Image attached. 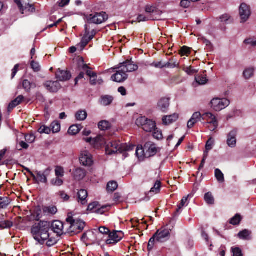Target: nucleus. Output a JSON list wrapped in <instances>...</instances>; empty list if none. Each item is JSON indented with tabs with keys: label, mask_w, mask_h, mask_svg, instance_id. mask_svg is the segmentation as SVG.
<instances>
[{
	"label": "nucleus",
	"mask_w": 256,
	"mask_h": 256,
	"mask_svg": "<svg viewBox=\"0 0 256 256\" xmlns=\"http://www.w3.org/2000/svg\"><path fill=\"white\" fill-rule=\"evenodd\" d=\"M49 229L50 224L48 222L40 221L32 226L31 232L34 238L40 244H43L50 236Z\"/></svg>",
	"instance_id": "obj_1"
},
{
	"label": "nucleus",
	"mask_w": 256,
	"mask_h": 256,
	"mask_svg": "<svg viewBox=\"0 0 256 256\" xmlns=\"http://www.w3.org/2000/svg\"><path fill=\"white\" fill-rule=\"evenodd\" d=\"M135 146L132 144H123L120 141H112L108 144L106 147L107 154H112L119 152H129L134 150Z\"/></svg>",
	"instance_id": "obj_2"
},
{
	"label": "nucleus",
	"mask_w": 256,
	"mask_h": 256,
	"mask_svg": "<svg viewBox=\"0 0 256 256\" xmlns=\"http://www.w3.org/2000/svg\"><path fill=\"white\" fill-rule=\"evenodd\" d=\"M170 236V230L162 228L156 231L154 236L150 238L148 249V251H150L154 248L155 241L160 242H163L166 241Z\"/></svg>",
	"instance_id": "obj_3"
},
{
	"label": "nucleus",
	"mask_w": 256,
	"mask_h": 256,
	"mask_svg": "<svg viewBox=\"0 0 256 256\" xmlns=\"http://www.w3.org/2000/svg\"><path fill=\"white\" fill-rule=\"evenodd\" d=\"M66 222L70 224V232L74 234L79 233L86 226L85 222L83 220L73 216H68L66 218Z\"/></svg>",
	"instance_id": "obj_4"
},
{
	"label": "nucleus",
	"mask_w": 256,
	"mask_h": 256,
	"mask_svg": "<svg viewBox=\"0 0 256 256\" xmlns=\"http://www.w3.org/2000/svg\"><path fill=\"white\" fill-rule=\"evenodd\" d=\"M136 124L144 131L148 132H152L156 127L155 121L149 119L145 116L138 118L136 120Z\"/></svg>",
	"instance_id": "obj_5"
},
{
	"label": "nucleus",
	"mask_w": 256,
	"mask_h": 256,
	"mask_svg": "<svg viewBox=\"0 0 256 256\" xmlns=\"http://www.w3.org/2000/svg\"><path fill=\"white\" fill-rule=\"evenodd\" d=\"M212 108L216 111H220L226 108L230 104L226 98H214L211 100Z\"/></svg>",
	"instance_id": "obj_6"
},
{
	"label": "nucleus",
	"mask_w": 256,
	"mask_h": 256,
	"mask_svg": "<svg viewBox=\"0 0 256 256\" xmlns=\"http://www.w3.org/2000/svg\"><path fill=\"white\" fill-rule=\"evenodd\" d=\"M108 18V14L105 12H102L89 15L87 20L89 23L100 24L106 20Z\"/></svg>",
	"instance_id": "obj_7"
},
{
	"label": "nucleus",
	"mask_w": 256,
	"mask_h": 256,
	"mask_svg": "<svg viewBox=\"0 0 256 256\" xmlns=\"http://www.w3.org/2000/svg\"><path fill=\"white\" fill-rule=\"evenodd\" d=\"M202 120L206 122L204 124H210L212 126L210 128L212 131H214L218 126V122L216 116L212 112H207L203 114Z\"/></svg>",
	"instance_id": "obj_8"
},
{
	"label": "nucleus",
	"mask_w": 256,
	"mask_h": 256,
	"mask_svg": "<svg viewBox=\"0 0 256 256\" xmlns=\"http://www.w3.org/2000/svg\"><path fill=\"white\" fill-rule=\"evenodd\" d=\"M80 164L85 166H90L94 164L93 157L88 150L82 151L79 157Z\"/></svg>",
	"instance_id": "obj_9"
},
{
	"label": "nucleus",
	"mask_w": 256,
	"mask_h": 256,
	"mask_svg": "<svg viewBox=\"0 0 256 256\" xmlns=\"http://www.w3.org/2000/svg\"><path fill=\"white\" fill-rule=\"evenodd\" d=\"M124 236V234L122 231L114 230L110 232L108 238L106 240L107 244H116L119 242Z\"/></svg>",
	"instance_id": "obj_10"
},
{
	"label": "nucleus",
	"mask_w": 256,
	"mask_h": 256,
	"mask_svg": "<svg viewBox=\"0 0 256 256\" xmlns=\"http://www.w3.org/2000/svg\"><path fill=\"white\" fill-rule=\"evenodd\" d=\"M15 2L22 14H24V12L26 13L27 12L32 13L35 11L34 6L32 4H30L28 2V0H22V2L19 0H16Z\"/></svg>",
	"instance_id": "obj_11"
},
{
	"label": "nucleus",
	"mask_w": 256,
	"mask_h": 256,
	"mask_svg": "<svg viewBox=\"0 0 256 256\" xmlns=\"http://www.w3.org/2000/svg\"><path fill=\"white\" fill-rule=\"evenodd\" d=\"M239 13L241 22H244L249 18L251 12L250 6L246 4H242L240 6Z\"/></svg>",
	"instance_id": "obj_12"
},
{
	"label": "nucleus",
	"mask_w": 256,
	"mask_h": 256,
	"mask_svg": "<svg viewBox=\"0 0 256 256\" xmlns=\"http://www.w3.org/2000/svg\"><path fill=\"white\" fill-rule=\"evenodd\" d=\"M85 34L80 44L82 49L88 44L96 34V32L94 30H92L90 33L86 26H85Z\"/></svg>",
	"instance_id": "obj_13"
},
{
	"label": "nucleus",
	"mask_w": 256,
	"mask_h": 256,
	"mask_svg": "<svg viewBox=\"0 0 256 256\" xmlns=\"http://www.w3.org/2000/svg\"><path fill=\"white\" fill-rule=\"evenodd\" d=\"M118 68H121L126 74V72L136 71L138 70V66L131 60H126L120 64Z\"/></svg>",
	"instance_id": "obj_14"
},
{
	"label": "nucleus",
	"mask_w": 256,
	"mask_h": 256,
	"mask_svg": "<svg viewBox=\"0 0 256 256\" xmlns=\"http://www.w3.org/2000/svg\"><path fill=\"white\" fill-rule=\"evenodd\" d=\"M170 105V98L167 97H163L158 100L156 108L163 112H166L168 110Z\"/></svg>",
	"instance_id": "obj_15"
},
{
	"label": "nucleus",
	"mask_w": 256,
	"mask_h": 256,
	"mask_svg": "<svg viewBox=\"0 0 256 256\" xmlns=\"http://www.w3.org/2000/svg\"><path fill=\"white\" fill-rule=\"evenodd\" d=\"M145 157H150L155 155L157 152L156 145L152 142H148L144 144Z\"/></svg>",
	"instance_id": "obj_16"
},
{
	"label": "nucleus",
	"mask_w": 256,
	"mask_h": 256,
	"mask_svg": "<svg viewBox=\"0 0 256 256\" xmlns=\"http://www.w3.org/2000/svg\"><path fill=\"white\" fill-rule=\"evenodd\" d=\"M119 70L112 76V80L117 82H122L128 78L127 74L121 68H118Z\"/></svg>",
	"instance_id": "obj_17"
},
{
	"label": "nucleus",
	"mask_w": 256,
	"mask_h": 256,
	"mask_svg": "<svg viewBox=\"0 0 256 256\" xmlns=\"http://www.w3.org/2000/svg\"><path fill=\"white\" fill-rule=\"evenodd\" d=\"M44 86L48 91L52 92H57L61 88L58 81H48L44 84Z\"/></svg>",
	"instance_id": "obj_18"
},
{
	"label": "nucleus",
	"mask_w": 256,
	"mask_h": 256,
	"mask_svg": "<svg viewBox=\"0 0 256 256\" xmlns=\"http://www.w3.org/2000/svg\"><path fill=\"white\" fill-rule=\"evenodd\" d=\"M51 228L54 233L58 236H60L64 233V224L59 220H55L52 222Z\"/></svg>",
	"instance_id": "obj_19"
},
{
	"label": "nucleus",
	"mask_w": 256,
	"mask_h": 256,
	"mask_svg": "<svg viewBox=\"0 0 256 256\" xmlns=\"http://www.w3.org/2000/svg\"><path fill=\"white\" fill-rule=\"evenodd\" d=\"M50 171V168H48L46 169L44 172H37L36 178H34V179L38 183H46L47 182L46 176L49 174Z\"/></svg>",
	"instance_id": "obj_20"
},
{
	"label": "nucleus",
	"mask_w": 256,
	"mask_h": 256,
	"mask_svg": "<svg viewBox=\"0 0 256 256\" xmlns=\"http://www.w3.org/2000/svg\"><path fill=\"white\" fill-rule=\"evenodd\" d=\"M237 131L236 130H232L228 135L227 144L230 148H234L236 144V136Z\"/></svg>",
	"instance_id": "obj_21"
},
{
	"label": "nucleus",
	"mask_w": 256,
	"mask_h": 256,
	"mask_svg": "<svg viewBox=\"0 0 256 256\" xmlns=\"http://www.w3.org/2000/svg\"><path fill=\"white\" fill-rule=\"evenodd\" d=\"M201 120H202V114L200 112H195L188 122V128H191L196 123L200 121Z\"/></svg>",
	"instance_id": "obj_22"
},
{
	"label": "nucleus",
	"mask_w": 256,
	"mask_h": 256,
	"mask_svg": "<svg viewBox=\"0 0 256 256\" xmlns=\"http://www.w3.org/2000/svg\"><path fill=\"white\" fill-rule=\"evenodd\" d=\"M56 78L60 81H66L70 79L71 74L68 71L58 70L56 73Z\"/></svg>",
	"instance_id": "obj_23"
},
{
	"label": "nucleus",
	"mask_w": 256,
	"mask_h": 256,
	"mask_svg": "<svg viewBox=\"0 0 256 256\" xmlns=\"http://www.w3.org/2000/svg\"><path fill=\"white\" fill-rule=\"evenodd\" d=\"M88 194L85 190H80L78 192V202L82 205L87 204Z\"/></svg>",
	"instance_id": "obj_24"
},
{
	"label": "nucleus",
	"mask_w": 256,
	"mask_h": 256,
	"mask_svg": "<svg viewBox=\"0 0 256 256\" xmlns=\"http://www.w3.org/2000/svg\"><path fill=\"white\" fill-rule=\"evenodd\" d=\"M160 20L159 16L153 15H148L145 14H140L137 18L138 22H146L148 20Z\"/></svg>",
	"instance_id": "obj_25"
},
{
	"label": "nucleus",
	"mask_w": 256,
	"mask_h": 256,
	"mask_svg": "<svg viewBox=\"0 0 256 256\" xmlns=\"http://www.w3.org/2000/svg\"><path fill=\"white\" fill-rule=\"evenodd\" d=\"M145 10L146 14L158 16L160 19V15L162 12L156 7L148 5L146 6Z\"/></svg>",
	"instance_id": "obj_26"
},
{
	"label": "nucleus",
	"mask_w": 256,
	"mask_h": 256,
	"mask_svg": "<svg viewBox=\"0 0 256 256\" xmlns=\"http://www.w3.org/2000/svg\"><path fill=\"white\" fill-rule=\"evenodd\" d=\"M178 118V114H174L172 115L164 116L162 118V122L165 125H168L176 122Z\"/></svg>",
	"instance_id": "obj_27"
},
{
	"label": "nucleus",
	"mask_w": 256,
	"mask_h": 256,
	"mask_svg": "<svg viewBox=\"0 0 256 256\" xmlns=\"http://www.w3.org/2000/svg\"><path fill=\"white\" fill-rule=\"evenodd\" d=\"M86 175V170L81 168H76L73 172V176L74 179L78 180L83 179L85 177Z\"/></svg>",
	"instance_id": "obj_28"
},
{
	"label": "nucleus",
	"mask_w": 256,
	"mask_h": 256,
	"mask_svg": "<svg viewBox=\"0 0 256 256\" xmlns=\"http://www.w3.org/2000/svg\"><path fill=\"white\" fill-rule=\"evenodd\" d=\"M94 146L98 148L106 144V140L103 136H98L93 140Z\"/></svg>",
	"instance_id": "obj_29"
},
{
	"label": "nucleus",
	"mask_w": 256,
	"mask_h": 256,
	"mask_svg": "<svg viewBox=\"0 0 256 256\" xmlns=\"http://www.w3.org/2000/svg\"><path fill=\"white\" fill-rule=\"evenodd\" d=\"M113 100L112 96H102L100 98V104L102 106H107L111 104Z\"/></svg>",
	"instance_id": "obj_30"
},
{
	"label": "nucleus",
	"mask_w": 256,
	"mask_h": 256,
	"mask_svg": "<svg viewBox=\"0 0 256 256\" xmlns=\"http://www.w3.org/2000/svg\"><path fill=\"white\" fill-rule=\"evenodd\" d=\"M22 87L26 92H30L31 88H35L36 84L34 82H30L27 80H24L22 82Z\"/></svg>",
	"instance_id": "obj_31"
},
{
	"label": "nucleus",
	"mask_w": 256,
	"mask_h": 256,
	"mask_svg": "<svg viewBox=\"0 0 256 256\" xmlns=\"http://www.w3.org/2000/svg\"><path fill=\"white\" fill-rule=\"evenodd\" d=\"M251 232L248 230H244L238 234V236L240 239L249 240L250 239Z\"/></svg>",
	"instance_id": "obj_32"
},
{
	"label": "nucleus",
	"mask_w": 256,
	"mask_h": 256,
	"mask_svg": "<svg viewBox=\"0 0 256 256\" xmlns=\"http://www.w3.org/2000/svg\"><path fill=\"white\" fill-rule=\"evenodd\" d=\"M82 128V126L78 124L72 125L70 127L68 130V134L75 135L79 132Z\"/></svg>",
	"instance_id": "obj_33"
},
{
	"label": "nucleus",
	"mask_w": 256,
	"mask_h": 256,
	"mask_svg": "<svg viewBox=\"0 0 256 256\" xmlns=\"http://www.w3.org/2000/svg\"><path fill=\"white\" fill-rule=\"evenodd\" d=\"M58 210L56 206H46L44 208L43 212L46 215L54 214L57 212Z\"/></svg>",
	"instance_id": "obj_34"
},
{
	"label": "nucleus",
	"mask_w": 256,
	"mask_h": 256,
	"mask_svg": "<svg viewBox=\"0 0 256 256\" xmlns=\"http://www.w3.org/2000/svg\"><path fill=\"white\" fill-rule=\"evenodd\" d=\"M188 196H184L180 202L179 204L178 205V208H176V212L177 213H180L182 211V209L183 207L186 206L188 205Z\"/></svg>",
	"instance_id": "obj_35"
},
{
	"label": "nucleus",
	"mask_w": 256,
	"mask_h": 256,
	"mask_svg": "<svg viewBox=\"0 0 256 256\" xmlns=\"http://www.w3.org/2000/svg\"><path fill=\"white\" fill-rule=\"evenodd\" d=\"M94 230L96 233H98V236L100 237V234H102L104 235H108L110 233V230L106 226H100L98 228V230L94 229Z\"/></svg>",
	"instance_id": "obj_36"
},
{
	"label": "nucleus",
	"mask_w": 256,
	"mask_h": 256,
	"mask_svg": "<svg viewBox=\"0 0 256 256\" xmlns=\"http://www.w3.org/2000/svg\"><path fill=\"white\" fill-rule=\"evenodd\" d=\"M98 128L102 130H106L110 127V124L107 120H102L98 124Z\"/></svg>",
	"instance_id": "obj_37"
},
{
	"label": "nucleus",
	"mask_w": 256,
	"mask_h": 256,
	"mask_svg": "<svg viewBox=\"0 0 256 256\" xmlns=\"http://www.w3.org/2000/svg\"><path fill=\"white\" fill-rule=\"evenodd\" d=\"M204 199L206 204H213L214 202V199L212 194L210 192H208L204 194Z\"/></svg>",
	"instance_id": "obj_38"
},
{
	"label": "nucleus",
	"mask_w": 256,
	"mask_h": 256,
	"mask_svg": "<svg viewBox=\"0 0 256 256\" xmlns=\"http://www.w3.org/2000/svg\"><path fill=\"white\" fill-rule=\"evenodd\" d=\"M51 132L57 133L60 130V124L58 121H54L50 124Z\"/></svg>",
	"instance_id": "obj_39"
},
{
	"label": "nucleus",
	"mask_w": 256,
	"mask_h": 256,
	"mask_svg": "<svg viewBox=\"0 0 256 256\" xmlns=\"http://www.w3.org/2000/svg\"><path fill=\"white\" fill-rule=\"evenodd\" d=\"M87 117L86 111L80 110L78 111L76 114V118L78 120H84Z\"/></svg>",
	"instance_id": "obj_40"
},
{
	"label": "nucleus",
	"mask_w": 256,
	"mask_h": 256,
	"mask_svg": "<svg viewBox=\"0 0 256 256\" xmlns=\"http://www.w3.org/2000/svg\"><path fill=\"white\" fill-rule=\"evenodd\" d=\"M215 176L219 182L222 183L224 181V176L222 171L218 168L215 170Z\"/></svg>",
	"instance_id": "obj_41"
},
{
	"label": "nucleus",
	"mask_w": 256,
	"mask_h": 256,
	"mask_svg": "<svg viewBox=\"0 0 256 256\" xmlns=\"http://www.w3.org/2000/svg\"><path fill=\"white\" fill-rule=\"evenodd\" d=\"M118 184L115 181H110L107 184L106 190L108 192H113L118 188Z\"/></svg>",
	"instance_id": "obj_42"
},
{
	"label": "nucleus",
	"mask_w": 256,
	"mask_h": 256,
	"mask_svg": "<svg viewBox=\"0 0 256 256\" xmlns=\"http://www.w3.org/2000/svg\"><path fill=\"white\" fill-rule=\"evenodd\" d=\"M55 174L56 177L62 178L64 176V168L61 166H57L55 168Z\"/></svg>",
	"instance_id": "obj_43"
},
{
	"label": "nucleus",
	"mask_w": 256,
	"mask_h": 256,
	"mask_svg": "<svg viewBox=\"0 0 256 256\" xmlns=\"http://www.w3.org/2000/svg\"><path fill=\"white\" fill-rule=\"evenodd\" d=\"M82 69L84 72H86V75L90 78L92 76V78H94L96 76V73L92 72L90 68L86 64H84Z\"/></svg>",
	"instance_id": "obj_44"
},
{
	"label": "nucleus",
	"mask_w": 256,
	"mask_h": 256,
	"mask_svg": "<svg viewBox=\"0 0 256 256\" xmlns=\"http://www.w3.org/2000/svg\"><path fill=\"white\" fill-rule=\"evenodd\" d=\"M38 132L41 134H50L51 132V129L50 127L45 125H42L38 129Z\"/></svg>",
	"instance_id": "obj_45"
},
{
	"label": "nucleus",
	"mask_w": 256,
	"mask_h": 256,
	"mask_svg": "<svg viewBox=\"0 0 256 256\" xmlns=\"http://www.w3.org/2000/svg\"><path fill=\"white\" fill-rule=\"evenodd\" d=\"M145 148L144 147V148L142 146H138L136 148V156L139 158H142L143 156H145Z\"/></svg>",
	"instance_id": "obj_46"
},
{
	"label": "nucleus",
	"mask_w": 256,
	"mask_h": 256,
	"mask_svg": "<svg viewBox=\"0 0 256 256\" xmlns=\"http://www.w3.org/2000/svg\"><path fill=\"white\" fill-rule=\"evenodd\" d=\"M161 188V182L159 180H156L154 186L151 188L150 192L158 194L160 192Z\"/></svg>",
	"instance_id": "obj_47"
},
{
	"label": "nucleus",
	"mask_w": 256,
	"mask_h": 256,
	"mask_svg": "<svg viewBox=\"0 0 256 256\" xmlns=\"http://www.w3.org/2000/svg\"><path fill=\"white\" fill-rule=\"evenodd\" d=\"M61 178L56 177L52 180L50 183L52 185L54 186H60L63 184L64 181L60 178Z\"/></svg>",
	"instance_id": "obj_48"
},
{
	"label": "nucleus",
	"mask_w": 256,
	"mask_h": 256,
	"mask_svg": "<svg viewBox=\"0 0 256 256\" xmlns=\"http://www.w3.org/2000/svg\"><path fill=\"white\" fill-rule=\"evenodd\" d=\"M12 225V222L10 220L2 221L0 222V228L4 229L10 228Z\"/></svg>",
	"instance_id": "obj_49"
},
{
	"label": "nucleus",
	"mask_w": 256,
	"mask_h": 256,
	"mask_svg": "<svg viewBox=\"0 0 256 256\" xmlns=\"http://www.w3.org/2000/svg\"><path fill=\"white\" fill-rule=\"evenodd\" d=\"M254 72V69L253 68H248L246 69L243 72L244 77L246 79L250 78L252 76Z\"/></svg>",
	"instance_id": "obj_50"
},
{
	"label": "nucleus",
	"mask_w": 256,
	"mask_h": 256,
	"mask_svg": "<svg viewBox=\"0 0 256 256\" xmlns=\"http://www.w3.org/2000/svg\"><path fill=\"white\" fill-rule=\"evenodd\" d=\"M153 136L157 139V140H160L162 138V132L160 130L158 129L156 126L154 129L153 130Z\"/></svg>",
	"instance_id": "obj_51"
},
{
	"label": "nucleus",
	"mask_w": 256,
	"mask_h": 256,
	"mask_svg": "<svg viewBox=\"0 0 256 256\" xmlns=\"http://www.w3.org/2000/svg\"><path fill=\"white\" fill-rule=\"evenodd\" d=\"M242 220L241 216L240 214H236L230 220V224L232 225H236L239 224Z\"/></svg>",
	"instance_id": "obj_52"
},
{
	"label": "nucleus",
	"mask_w": 256,
	"mask_h": 256,
	"mask_svg": "<svg viewBox=\"0 0 256 256\" xmlns=\"http://www.w3.org/2000/svg\"><path fill=\"white\" fill-rule=\"evenodd\" d=\"M9 204V200L7 198H0V208H6Z\"/></svg>",
	"instance_id": "obj_53"
},
{
	"label": "nucleus",
	"mask_w": 256,
	"mask_h": 256,
	"mask_svg": "<svg viewBox=\"0 0 256 256\" xmlns=\"http://www.w3.org/2000/svg\"><path fill=\"white\" fill-rule=\"evenodd\" d=\"M31 68L35 72H38L40 70V66L38 62L34 60H32L30 62Z\"/></svg>",
	"instance_id": "obj_54"
},
{
	"label": "nucleus",
	"mask_w": 256,
	"mask_h": 256,
	"mask_svg": "<svg viewBox=\"0 0 256 256\" xmlns=\"http://www.w3.org/2000/svg\"><path fill=\"white\" fill-rule=\"evenodd\" d=\"M220 19L222 22H232V20L230 14H225L220 16Z\"/></svg>",
	"instance_id": "obj_55"
},
{
	"label": "nucleus",
	"mask_w": 256,
	"mask_h": 256,
	"mask_svg": "<svg viewBox=\"0 0 256 256\" xmlns=\"http://www.w3.org/2000/svg\"><path fill=\"white\" fill-rule=\"evenodd\" d=\"M46 244L48 246H51L55 244L57 242V240L56 238L50 237V236L46 240Z\"/></svg>",
	"instance_id": "obj_56"
},
{
	"label": "nucleus",
	"mask_w": 256,
	"mask_h": 256,
	"mask_svg": "<svg viewBox=\"0 0 256 256\" xmlns=\"http://www.w3.org/2000/svg\"><path fill=\"white\" fill-rule=\"evenodd\" d=\"M196 80L199 84H204L206 83L208 80L206 77L204 76H199L196 78Z\"/></svg>",
	"instance_id": "obj_57"
},
{
	"label": "nucleus",
	"mask_w": 256,
	"mask_h": 256,
	"mask_svg": "<svg viewBox=\"0 0 256 256\" xmlns=\"http://www.w3.org/2000/svg\"><path fill=\"white\" fill-rule=\"evenodd\" d=\"M232 252L234 256H242V252L240 248L237 247H233L232 248Z\"/></svg>",
	"instance_id": "obj_58"
},
{
	"label": "nucleus",
	"mask_w": 256,
	"mask_h": 256,
	"mask_svg": "<svg viewBox=\"0 0 256 256\" xmlns=\"http://www.w3.org/2000/svg\"><path fill=\"white\" fill-rule=\"evenodd\" d=\"M58 195L65 202L68 201L70 198V196H68L64 191L59 192Z\"/></svg>",
	"instance_id": "obj_59"
},
{
	"label": "nucleus",
	"mask_w": 256,
	"mask_h": 256,
	"mask_svg": "<svg viewBox=\"0 0 256 256\" xmlns=\"http://www.w3.org/2000/svg\"><path fill=\"white\" fill-rule=\"evenodd\" d=\"M99 204L98 202L90 203L88 206V210H94V212L98 208Z\"/></svg>",
	"instance_id": "obj_60"
},
{
	"label": "nucleus",
	"mask_w": 256,
	"mask_h": 256,
	"mask_svg": "<svg viewBox=\"0 0 256 256\" xmlns=\"http://www.w3.org/2000/svg\"><path fill=\"white\" fill-rule=\"evenodd\" d=\"M35 136L33 134H27L25 136L26 141L28 143L32 144L35 140Z\"/></svg>",
	"instance_id": "obj_61"
},
{
	"label": "nucleus",
	"mask_w": 256,
	"mask_h": 256,
	"mask_svg": "<svg viewBox=\"0 0 256 256\" xmlns=\"http://www.w3.org/2000/svg\"><path fill=\"white\" fill-rule=\"evenodd\" d=\"M244 42L252 46H256V39L250 38L244 40Z\"/></svg>",
	"instance_id": "obj_62"
},
{
	"label": "nucleus",
	"mask_w": 256,
	"mask_h": 256,
	"mask_svg": "<svg viewBox=\"0 0 256 256\" xmlns=\"http://www.w3.org/2000/svg\"><path fill=\"white\" fill-rule=\"evenodd\" d=\"M190 48L186 46H183L180 52V54L182 56H188L190 53Z\"/></svg>",
	"instance_id": "obj_63"
},
{
	"label": "nucleus",
	"mask_w": 256,
	"mask_h": 256,
	"mask_svg": "<svg viewBox=\"0 0 256 256\" xmlns=\"http://www.w3.org/2000/svg\"><path fill=\"white\" fill-rule=\"evenodd\" d=\"M214 144V141L210 138L206 142V150H210L212 149Z\"/></svg>",
	"instance_id": "obj_64"
}]
</instances>
